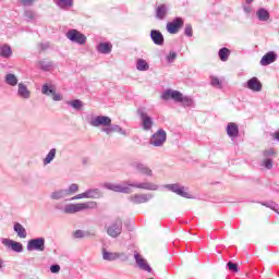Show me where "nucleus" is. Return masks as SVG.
I'll use <instances>...</instances> for the list:
<instances>
[{
  "label": "nucleus",
  "mask_w": 279,
  "mask_h": 279,
  "mask_svg": "<svg viewBox=\"0 0 279 279\" xmlns=\"http://www.w3.org/2000/svg\"><path fill=\"white\" fill-rule=\"evenodd\" d=\"M258 21L266 22L269 19V11L266 9H259L256 12Z\"/></svg>",
  "instance_id": "36"
},
{
  "label": "nucleus",
  "mask_w": 279,
  "mask_h": 279,
  "mask_svg": "<svg viewBox=\"0 0 279 279\" xmlns=\"http://www.w3.org/2000/svg\"><path fill=\"white\" fill-rule=\"evenodd\" d=\"M23 5H32L34 3V0H20Z\"/></svg>",
  "instance_id": "49"
},
{
  "label": "nucleus",
  "mask_w": 279,
  "mask_h": 279,
  "mask_svg": "<svg viewBox=\"0 0 279 279\" xmlns=\"http://www.w3.org/2000/svg\"><path fill=\"white\" fill-rule=\"evenodd\" d=\"M246 1V3H252V1H254V0H245Z\"/></svg>",
  "instance_id": "54"
},
{
  "label": "nucleus",
  "mask_w": 279,
  "mask_h": 279,
  "mask_svg": "<svg viewBox=\"0 0 279 279\" xmlns=\"http://www.w3.org/2000/svg\"><path fill=\"white\" fill-rule=\"evenodd\" d=\"M92 128H101V132L107 136L112 134H120L121 136H128V131L123 130L119 124H112V119L108 116H96L88 120Z\"/></svg>",
  "instance_id": "2"
},
{
  "label": "nucleus",
  "mask_w": 279,
  "mask_h": 279,
  "mask_svg": "<svg viewBox=\"0 0 279 279\" xmlns=\"http://www.w3.org/2000/svg\"><path fill=\"white\" fill-rule=\"evenodd\" d=\"M37 66L41 69V71H51V69H53V62L44 59L37 62Z\"/></svg>",
  "instance_id": "27"
},
{
  "label": "nucleus",
  "mask_w": 279,
  "mask_h": 279,
  "mask_svg": "<svg viewBox=\"0 0 279 279\" xmlns=\"http://www.w3.org/2000/svg\"><path fill=\"white\" fill-rule=\"evenodd\" d=\"M66 105L73 108L74 110H77L78 112L84 108V101L80 99L68 100Z\"/></svg>",
  "instance_id": "29"
},
{
  "label": "nucleus",
  "mask_w": 279,
  "mask_h": 279,
  "mask_svg": "<svg viewBox=\"0 0 279 279\" xmlns=\"http://www.w3.org/2000/svg\"><path fill=\"white\" fill-rule=\"evenodd\" d=\"M1 243L4 245V247H8V250H12V252H23V244H21V242L2 238Z\"/></svg>",
  "instance_id": "17"
},
{
  "label": "nucleus",
  "mask_w": 279,
  "mask_h": 279,
  "mask_svg": "<svg viewBox=\"0 0 279 279\" xmlns=\"http://www.w3.org/2000/svg\"><path fill=\"white\" fill-rule=\"evenodd\" d=\"M150 199H154V194L147 193V194H133L129 196V202L131 204H147V202H150Z\"/></svg>",
  "instance_id": "13"
},
{
  "label": "nucleus",
  "mask_w": 279,
  "mask_h": 279,
  "mask_svg": "<svg viewBox=\"0 0 279 279\" xmlns=\"http://www.w3.org/2000/svg\"><path fill=\"white\" fill-rule=\"evenodd\" d=\"M161 99H163V101H169V99H172V101H175V104H182L183 108H193V106H195V100H193V97L184 96V94L175 89L165 90L161 94Z\"/></svg>",
  "instance_id": "4"
},
{
  "label": "nucleus",
  "mask_w": 279,
  "mask_h": 279,
  "mask_svg": "<svg viewBox=\"0 0 279 279\" xmlns=\"http://www.w3.org/2000/svg\"><path fill=\"white\" fill-rule=\"evenodd\" d=\"M136 69L137 71H149V63L145 59L136 60Z\"/></svg>",
  "instance_id": "34"
},
{
  "label": "nucleus",
  "mask_w": 279,
  "mask_h": 279,
  "mask_svg": "<svg viewBox=\"0 0 279 279\" xmlns=\"http://www.w3.org/2000/svg\"><path fill=\"white\" fill-rule=\"evenodd\" d=\"M17 97H21V99H29L32 97V92H29L24 83L17 84Z\"/></svg>",
  "instance_id": "21"
},
{
  "label": "nucleus",
  "mask_w": 279,
  "mask_h": 279,
  "mask_svg": "<svg viewBox=\"0 0 279 279\" xmlns=\"http://www.w3.org/2000/svg\"><path fill=\"white\" fill-rule=\"evenodd\" d=\"M132 169L137 171V173H141V175H146V178H153L154 177V170L149 168V166L141 162V161H134L131 163Z\"/></svg>",
  "instance_id": "12"
},
{
  "label": "nucleus",
  "mask_w": 279,
  "mask_h": 279,
  "mask_svg": "<svg viewBox=\"0 0 279 279\" xmlns=\"http://www.w3.org/2000/svg\"><path fill=\"white\" fill-rule=\"evenodd\" d=\"M184 25V21L182 17H175L172 22H168L166 25V29L168 34H178L180 32V27Z\"/></svg>",
  "instance_id": "14"
},
{
  "label": "nucleus",
  "mask_w": 279,
  "mask_h": 279,
  "mask_svg": "<svg viewBox=\"0 0 279 279\" xmlns=\"http://www.w3.org/2000/svg\"><path fill=\"white\" fill-rule=\"evenodd\" d=\"M97 51H98V53H104L105 56H107L108 53L112 52V44H110V43H100L97 46Z\"/></svg>",
  "instance_id": "25"
},
{
  "label": "nucleus",
  "mask_w": 279,
  "mask_h": 279,
  "mask_svg": "<svg viewBox=\"0 0 279 279\" xmlns=\"http://www.w3.org/2000/svg\"><path fill=\"white\" fill-rule=\"evenodd\" d=\"M56 4L62 10L73 8V0H54Z\"/></svg>",
  "instance_id": "37"
},
{
  "label": "nucleus",
  "mask_w": 279,
  "mask_h": 279,
  "mask_svg": "<svg viewBox=\"0 0 279 279\" xmlns=\"http://www.w3.org/2000/svg\"><path fill=\"white\" fill-rule=\"evenodd\" d=\"M244 87L252 90V93H260V90H263V83H260L258 77L253 76L244 84Z\"/></svg>",
  "instance_id": "15"
},
{
  "label": "nucleus",
  "mask_w": 279,
  "mask_h": 279,
  "mask_svg": "<svg viewBox=\"0 0 279 279\" xmlns=\"http://www.w3.org/2000/svg\"><path fill=\"white\" fill-rule=\"evenodd\" d=\"M13 230H14V232H16V234L20 239H27V230H25V227H23V225L16 222L13 226Z\"/></svg>",
  "instance_id": "26"
},
{
  "label": "nucleus",
  "mask_w": 279,
  "mask_h": 279,
  "mask_svg": "<svg viewBox=\"0 0 279 279\" xmlns=\"http://www.w3.org/2000/svg\"><path fill=\"white\" fill-rule=\"evenodd\" d=\"M4 82L9 86H17L19 85V78L13 73L7 74L4 77Z\"/></svg>",
  "instance_id": "31"
},
{
  "label": "nucleus",
  "mask_w": 279,
  "mask_h": 279,
  "mask_svg": "<svg viewBox=\"0 0 279 279\" xmlns=\"http://www.w3.org/2000/svg\"><path fill=\"white\" fill-rule=\"evenodd\" d=\"M165 143H167V132L162 129H159L149 140V144L153 147H162Z\"/></svg>",
  "instance_id": "10"
},
{
  "label": "nucleus",
  "mask_w": 279,
  "mask_h": 279,
  "mask_svg": "<svg viewBox=\"0 0 279 279\" xmlns=\"http://www.w3.org/2000/svg\"><path fill=\"white\" fill-rule=\"evenodd\" d=\"M65 195L71 197V195H75L80 191V185L77 183L70 184L66 189H64Z\"/></svg>",
  "instance_id": "32"
},
{
  "label": "nucleus",
  "mask_w": 279,
  "mask_h": 279,
  "mask_svg": "<svg viewBox=\"0 0 279 279\" xmlns=\"http://www.w3.org/2000/svg\"><path fill=\"white\" fill-rule=\"evenodd\" d=\"M43 95H46L47 97L51 96L56 93V87L53 85L44 84L41 87Z\"/></svg>",
  "instance_id": "35"
},
{
  "label": "nucleus",
  "mask_w": 279,
  "mask_h": 279,
  "mask_svg": "<svg viewBox=\"0 0 279 279\" xmlns=\"http://www.w3.org/2000/svg\"><path fill=\"white\" fill-rule=\"evenodd\" d=\"M0 56L1 58H12V47L9 45H3L0 47Z\"/></svg>",
  "instance_id": "30"
},
{
  "label": "nucleus",
  "mask_w": 279,
  "mask_h": 279,
  "mask_svg": "<svg viewBox=\"0 0 279 279\" xmlns=\"http://www.w3.org/2000/svg\"><path fill=\"white\" fill-rule=\"evenodd\" d=\"M26 248L27 252H45V238L31 239Z\"/></svg>",
  "instance_id": "11"
},
{
  "label": "nucleus",
  "mask_w": 279,
  "mask_h": 279,
  "mask_svg": "<svg viewBox=\"0 0 279 279\" xmlns=\"http://www.w3.org/2000/svg\"><path fill=\"white\" fill-rule=\"evenodd\" d=\"M262 167H265V169H274V160H271L270 158H265L262 161Z\"/></svg>",
  "instance_id": "40"
},
{
  "label": "nucleus",
  "mask_w": 279,
  "mask_h": 279,
  "mask_svg": "<svg viewBox=\"0 0 279 279\" xmlns=\"http://www.w3.org/2000/svg\"><path fill=\"white\" fill-rule=\"evenodd\" d=\"M227 135L229 138H236L239 136V124L230 122L227 124Z\"/></svg>",
  "instance_id": "23"
},
{
  "label": "nucleus",
  "mask_w": 279,
  "mask_h": 279,
  "mask_svg": "<svg viewBox=\"0 0 279 279\" xmlns=\"http://www.w3.org/2000/svg\"><path fill=\"white\" fill-rule=\"evenodd\" d=\"M150 38L154 45H157L158 47H162L165 45V36H162V33H160V31H150Z\"/></svg>",
  "instance_id": "20"
},
{
  "label": "nucleus",
  "mask_w": 279,
  "mask_h": 279,
  "mask_svg": "<svg viewBox=\"0 0 279 279\" xmlns=\"http://www.w3.org/2000/svg\"><path fill=\"white\" fill-rule=\"evenodd\" d=\"M134 259L137 267L142 269V271H147L148 274H151V266H149V263H147V259H145L143 255L135 252Z\"/></svg>",
  "instance_id": "16"
},
{
  "label": "nucleus",
  "mask_w": 279,
  "mask_h": 279,
  "mask_svg": "<svg viewBox=\"0 0 279 279\" xmlns=\"http://www.w3.org/2000/svg\"><path fill=\"white\" fill-rule=\"evenodd\" d=\"M1 269H5V262L0 257V271Z\"/></svg>",
  "instance_id": "51"
},
{
  "label": "nucleus",
  "mask_w": 279,
  "mask_h": 279,
  "mask_svg": "<svg viewBox=\"0 0 279 279\" xmlns=\"http://www.w3.org/2000/svg\"><path fill=\"white\" fill-rule=\"evenodd\" d=\"M272 138H274L275 141H279V131L272 133Z\"/></svg>",
  "instance_id": "52"
},
{
  "label": "nucleus",
  "mask_w": 279,
  "mask_h": 279,
  "mask_svg": "<svg viewBox=\"0 0 279 279\" xmlns=\"http://www.w3.org/2000/svg\"><path fill=\"white\" fill-rule=\"evenodd\" d=\"M58 154V149L51 148L46 157L43 159L44 167H47V165H51L53 160H56V156Z\"/></svg>",
  "instance_id": "24"
},
{
  "label": "nucleus",
  "mask_w": 279,
  "mask_h": 279,
  "mask_svg": "<svg viewBox=\"0 0 279 279\" xmlns=\"http://www.w3.org/2000/svg\"><path fill=\"white\" fill-rule=\"evenodd\" d=\"M90 233L88 231H84V230H75L73 232V238L74 239H86V236H89Z\"/></svg>",
  "instance_id": "39"
},
{
  "label": "nucleus",
  "mask_w": 279,
  "mask_h": 279,
  "mask_svg": "<svg viewBox=\"0 0 279 279\" xmlns=\"http://www.w3.org/2000/svg\"><path fill=\"white\" fill-rule=\"evenodd\" d=\"M122 232H123V220H121V218H116L107 227V234L108 236H111V239H117L121 236Z\"/></svg>",
  "instance_id": "6"
},
{
  "label": "nucleus",
  "mask_w": 279,
  "mask_h": 279,
  "mask_svg": "<svg viewBox=\"0 0 279 279\" xmlns=\"http://www.w3.org/2000/svg\"><path fill=\"white\" fill-rule=\"evenodd\" d=\"M278 60V54L275 51H269L264 54L259 61L262 66H269V64H274Z\"/></svg>",
  "instance_id": "18"
},
{
  "label": "nucleus",
  "mask_w": 279,
  "mask_h": 279,
  "mask_svg": "<svg viewBox=\"0 0 279 279\" xmlns=\"http://www.w3.org/2000/svg\"><path fill=\"white\" fill-rule=\"evenodd\" d=\"M163 189H167V191H170L171 193H175V195H179L180 197H185V199L193 198L191 193H189V187H185L180 183L165 184Z\"/></svg>",
  "instance_id": "5"
},
{
  "label": "nucleus",
  "mask_w": 279,
  "mask_h": 279,
  "mask_svg": "<svg viewBox=\"0 0 279 279\" xmlns=\"http://www.w3.org/2000/svg\"><path fill=\"white\" fill-rule=\"evenodd\" d=\"M175 58H178V53L175 51H170L169 54L166 57L167 62L169 64L175 62Z\"/></svg>",
  "instance_id": "41"
},
{
  "label": "nucleus",
  "mask_w": 279,
  "mask_h": 279,
  "mask_svg": "<svg viewBox=\"0 0 279 279\" xmlns=\"http://www.w3.org/2000/svg\"><path fill=\"white\" fill-rule=\"evenodd\" d=\"M24 16L27 21H34L36 19L34 11H25Z\"/></svg>",
  "instance_id": "44"
},
{
  "label": "nucleus",
  "mask_w": 279,
  "mask_h": 279,
  "mask_svg": "<svg viewBox=\"0 0 279 279\" xmlns=\"http://www.w3.org/2000/svg\"><path fill=\"white\" fill-rule=\"evenodd\" d=\"M75 199H88L86 192H83V193H81V194H76L75 196H73V197L70 199V202H75Z\"/></svg>",
  "instance_id": "42"
},
{
  "label": "nucleus",
  "mask_w": 279,
  "mask_h": 279,
  "mask_svg": "<svg viewBox=\"0 0 279 279\" xmlns=\"http://www.w3.org/2000/svg\"><path fill=\"white\" fill-rule=\"evenodd\" d=\"M137 114L142 121V128L145 132H149L154 128V119L149 117L145 108L137 109Z\"/></svg>",
  "instance_id": "9"
},
{
  "label": "nucleus",
  "mask_w": 279,
  "mask_h": 279,
  "mask_svg": "<svg viewBox=\"0 0 279 279\" xmlns=\"http://www.w3.org/2000/svg\"><path fill=\"white\" fill-rule=\"evenodd\" d=\"M167 14H169V7H167V4H159L155 9V16L158 21H165Z\"/></svg>",
  "instance_id": "19"
},
{
  "label": "nucleus",
  "mask_w": 279,
  "mask_h": 279,
  "mask_svg": "<svg viewBox=\"0 0 279 279\" xmlns=\"http://www.w3.org/2000/svg\"><path fill=\"white\" fill-rule=\"evenodd\" d=\"M87 199H99L101 197V191L99 189H89L85 191Z\"/></svg>",
  "instance_id": "28"
},
{
  "label": "nucleus",
  "mask_w": 279,
  "mask_h": 279,
  "mask_svg": "<svg viewBox=\"0 0 279 279\" xmlns=\"http://www.w3.org/2000/svg\"><path fill=\"white\" fill-rule=\"evenodd\" d=\"M210 86H214V88H223V84L221 83V80L217 76H210Z\"/></svg>",
  "instance_id": "38"
},
{
  "label": "nucleus",
  "mask_w": 279,
  "mask_h": 279,
  "mask_svg": "<svg viewBox=\"0 0 279 279\" xmlns=\"http://www.w3.org/2000/svg\"><path fill=\"white\" fill-rule=\"evenodd\" d=\"M184 34L185 36H189V38L193 36V26H191V24L185 25Z\"/></svg>",
  "instance_id": "46"
},
{
  "label": "nucleus",
  "mask_w": 279,
  "mask_h": 279,
  "mask_svg": "<svg viewBox=\"0 0 279 279\" xmlns=\"http://www.w3.org/2000/svg\"><path fill=\"white\" fill-rule=\"evenodd\" d=\"M104 189L107 191H113V193H124V195H130L132 193V189H141L143 191H158L160 185L156 183H151L149 181L146 182H130L125 181L122 183H104Z\"/></svg>",
  "instance_id": "1"
},
{
  "label": "nucleus",
  "mask_w": 279,
  "mask_h": 279,
  "mask_svg": "<svg viewBox=\"0 0 279 279\" xmlns=\"http://www.w3.org/2000/svg\"><path fill=\"white\" fill-rule=\"evenodd\" d=\"M39 47L41 51H47V49H49V44H40Z\"/></svg>",
  "instance_id": "50"
},
{
  "label": "nucleus",
  "mask_w": 279,
  "mask_h": 279,
  "mask_svg": "<svg viewBox=\"0 0 279 279\" xmlns=\"http://www.w3.org/2000/svg\"><path fill=\"white\" fill-rule=\"evenodd\" d=\"M102 260H107L108 263H113L114 260H129L130 257L124 252H110L106 248L101 250Z\"/></svg>",
  "instance_id": "8"
},
{
  "label": "nucleus",
  "mask_w": 279,
  "mask_h": 279,
  "mask_svg": "<svg viewBox=\"0 0 279 279\" xmlns=\"http://www.w3.org/2000/svg\"><path fill=\"white\" fill-rule=\"evenodd\" d=\"M264 158H270V156H276V150L274 148H269L264 150L263 153Z\"/></svg>",
  "instance_id": "45"
},
{
  "label": "nucleus",
  "mask_w": 279,
  "mask_h": 279,
  "mask_svg": "<svg viewBox=\"0 0 279 279\" xmlns=\"http://www.w3.org/2000/svg\"><path fill=\"white\" fill-rule=\"evenodd\" d=\"M218 56L221 60V62H228L230 58V49L223 47L218 51Z\"/></svg>",
  "instance_id": "33"
},
{
  "label": "nucleus",
  "mask_w": 279,
  "mask_h": 279,
  "mask_svg": "<svg viewBox=\"0 0 279 279\" xmlns=\"http://www.w3.org/2000/svg\"><path fill=\"white\" fill-rule=\"evenodd\" d=\"M244 12H246V14H250V12H252V8H250V7H244Z\"/></svg>",
  "instance_id": "53"
},
{
  "label": "nucleus",
  "mask_w": 279,
  "mask_h": 279,
  "mask_svg": "<svg viewBox=\"0 0 279 279\" xmlns=\"http://www.w3.org/2000/svg\"><path fill=\"white\" fill-rule=\"evenodd\" d=\"M51 274H60V265L56 264L50 266Z\"/></svg>",
  "instance_id": "47"
},
{
  "label": "nucleus",
  "mask_w": 279,
  "mask_h": 279,
  "mask_svg": "<svg viewBox=\"0 0 279 279\" xmlns=\"http://www.w3.org/2000/svg\"><path fill=\"white\" fill-rule=\"evenodd\" d=\"M227 265L229 267V271H233V274L239 272V265H236L232 262H229Z\"/></svg>",
  "instance_id": "43"
},
{
  "label": "nucleus",
  "mask_w": 279,
  "mask_h": 279,
  "mask_svg": "<svg viewBox=\"0 0 279 279\" xmlns=\"http://www.w3.org/2000/svg\"><path fill=\"white\" fill-rule=\"evenodd\" d=\"M65 37L68 38V40H70V43H73L74 45H80L81 47H83V45H86V35L75 28L69 29L65 33Z\"/></svg>",
  "instance_id": "7"
},
{
  "label": "nucleus",
  "mask_w": 279,
  "mask_h": 279,
  "mask_svg": "<svg viewBox=\"0 0 279 279\" xmlns=\"http://www.w3.org/2000/svg\"><path fill=\"white\" fill-rule=\"evenodd\" d=\"M56 210H60L63 215H75L77 213H84V210H95L97 208V202L89 201L85 203H70L62 206L61 203L54 205Z\"/></svg>",
  "instance_id": "3"
},
{
  "label": "nucleus",
  "mask_w": 279,
  "mask_h": 279,
  "mask_svg": "<svg viewBox=\"0 0 279 279\" xmlns=\"http://www.w3.org/2000/svg\"><path fill=\"white\" fill-rule=\"evenodd\" d=\"M49 197L52 199V202H60V199H66L68 196L64 189H58L52 191Z\"/></svg>",
  "instance_id": "22"
},
{
  "label": "nucleus",
  "mask_w": 279,
  "mask_h": 279,
  "mask_svg": "<svg viewBox=\"0 0 279 279\" xmlns=\"http://www.w3.org/2000/svg\"><path fill=\"white\" fill-rule=\"evenodd\" d=\"M52 99L53 101H62V95L57 94L54 90V93L52 94Z\"/></svg>",
  "instance_id": "48"
}]
</instances>
